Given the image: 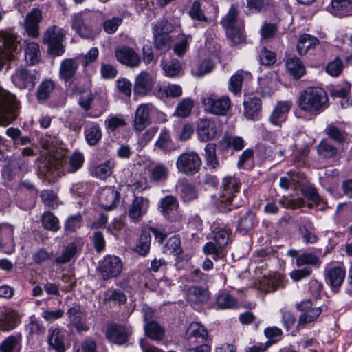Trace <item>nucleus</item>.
<instances>
[{
    "label": "nucleus",
    "instance_id": "nucleus-47",
    "mask_svg": "<svg viewBox=\"0 0 352 352\" xmlns=\"http://www.w3.org/2000/svg\"><path fill=\"white\" fill-rule=\"evenodd\" d=\"M0 349L1 352H20V340L16 336H10L1 343Z\"/></svg>",
    "mask_w": 352,
    "mask_h": 352
},
{
    "label": "nucleus",
    "instance_id": "nucleus-62",
    "mask_svg": "<svg viewBox=\"0 0 352 352\" xmlns=\"http://www.w3.org/2000/svg\"><path fill=\"white\" fill-rule=\"evenodd\" d=\"M122 18L120 16H113L105 20L102 23L104 31L109 34L115 33L118 27L122 24Z\"/></svg>",
    "mask_w": 352,
    "mask_h": 352
},
{
    "label": "nucleus",
    "instance_id": "nucleus-21",
    "mask_svg": "<svg viewBox=\"0 0 352 352\" xmlns=\"http://www.w3.org/2000/svg\"><path fill=\"white\" fill-rule=\"evenodd\" d=\"M197 131L199 140L202 142L213 139L217 134V129L214 122L208 119H201L197 126Z\"/></svg>",
    "mask_w": 352,
    "mask_h": 352
},
{
    "label": "nucleus",
    "instance_id": "nucleus-58",
    "mask_svg": "<svg viewBox=\"0 0 352 352\" xmlns=\"http://www.w3.org/2000/svg\"><path fill=\"white\" fill-rule=\"evenodd\" d=\"M76 252V245L74 243L69 244L64 249L61 254L55 259V263L57 264H63L68 263L74 256Z\"/></svg>",
    "mask_w": 352,
    "mask_h": 352
},
{
    "label": "nucleus",
    "instance_id": "nucleus-55",
    "mask_svg": "<svg viewBox=\"0 0 352 352\" xmlns=\"http://www.w3.org/2000/svg\"><path fill=\"white\" fill-rule=\"evenodd\" d=\"M84 163V156L80 152L74 153L69 158L67 172L74 173L80 169Z\"/></svg>",
    "mask_w": 352,
    "mask_h": 352
},
{
    "label": "nucleus",
    "instance_id": "nucleus-39",
    "mask_svg": "<svg viewBox=\"0 0 352 352\" xmlns=\"http://www.w3.org/2000/svg\"><path fill=\"white\" fill-rule=\"evenodd\" d=\"M120 194L111 188H105L102 193V199H104L102 206L106 210H111L118 203Z\"/></svg>",
    "mask_w": 352,
    "mask_h": 352
},
{
    "label": "nucleus",
    "instance_id": "nucleus-50",
    "mask_svg": "<svg viewBox=\"0 0 352 352\" xmlns=\"http://www.w3.org/2000/svg\"><path fill=\"white\" fill-rule=\"evenodd\" d=\"M254 214L248 210L243 217H242L238 223L237 230L241 232L246 233L251 230L254 225Z\"/></svg>",
    "mask_w": 352,
    "mask_h": 352
},
{
    "label": "nucleus",
    "instance_id": "nucleus-44",
    "mask_svg": "<svg viewBox=\"0 0 352 352\" xmlns=\"http://www.w3.org/2000/svg\"><path fill=\"white\" fill-rule=\"evenodd\" d=\"M250 75L249 72L243 71L236 72L229 80L228 89L234 94L240 93L242 88V85L245 78V76Z\"/></svg>",
    "mask_w": 352,
    "mask_h": 352
},
{
    "label": "nucleus",
    "instance_id": "nucleus-37",
    "mask_svg": "<svg viewBox=\"0 0 352 352\" xmlns=\"http://www.w3.org/2000/svg\"><path fill=\"white\" fill-rule=\"evenodd\" d=\"M161 67L164 76L174 78L179 75L182 72V63L177 59H172L169 61H162Z\"/></svg>",
    "mask_w": 352,
    "mask_h": 352
},
{
    "label": "nucleus",
    "instance_id": "nucleus-46",
    "mask_svg": "<svg viewBox=\"0 0 352 352\" xmlns=\"http://www.w3.org/2000/svg\"><path fill=\"white\" fill-rule=\"evenodd\" d=\"M42 225L45 229L57 232L60 228L59 221L51 212H45L41 217Z\"/></svg>",
    "mask_w": 352,
    "mask_h": 352
},
{
    "label": "nucleus",
    "instance_id": "nucleus-5",
    "mask_svg": "<svg viewBox=\"0 0 352 352\" xmlns=\"http://www.w3.org/2000/svg\"><path fill=\"white\" fill-rule=\"evenodd\" d=\"M241 182L235 176H227L223 179L220 201L226 205L229 204L234 208L239 206L235 201L236 193L239 192Z\"/></svg>",
    "mask_w": 352,
    "mask_h": 352
},
{
    "label": "nucleus",
    "instance_id": "nucleus-22",
    "mask_svg": "<svg viewBox=\"0 0 352 352\" xmlns=\"http://www.w3.org/2000/svg\"><path fill=\"white\" fill-rule=\"evenodd\" d=\"M210 298V293L207 289L200 286H191L187 290V300L195 305L207 303Z\"/></svg>",
    "mask_w": 352,
    "mask_h": 352
},
{
    "label": "nucleus",
    "instance_id": "nucleus-35",
    "mask_svg": "<svg viewBox=\"0 0 352 352\" xmlns=\"http://www.w3.org/2000/svg\"><path fill=\"white\" fill-rule=\"evenodd\" d=\"M285 65L287 70L295 79L300 78L305 73V67L298 58H289Z\"/></svg>",
    "mask_w": 352,
    "mask_h": 352
},
{
    "label": "nucleus",
    "instance_id": "nucleus-51",
    "mask_svg": "<svg viewBox=\"0 0 352 352\" xmlns=\"http://www.w3.org/2000/svg\"><path fill=\"white\" fill-rule=\"evenodd\" d=\"M194 106V102L190 98L183 99L177 106L175 115L179 118H186L190 113Z\"/></svg>",
    "mask_w": 352,
    "mask_h": 352
},
{
    "label": "nucleus",
    "instance_id": "nucleus-45",
    "mask_svg": "<svg viewBox=\"0 0 352 352\" xmlns=\"http://www.w3.org/2000/svg\"><path fill=\"white\" fill-rule=\"evenodd\" d=\"M207 336L208 331L206 329L201 323L197 322L190 323L186 332L187 339L201 338L205 340Z\"/></svg>",
    "mask_w": 352,
    "mask_h": 352
},
{
    "label": "nucleus",
    "instance_id": "nucleus-24",
    "mask_svg": "<svg viewBox=\"0 0 352 352\" xmlns=\"http://www.w3.org/2000/svg\"><path fill=\"white\" fill-rule=\"evenodd\" d=\"M20 323V316L13 309H8L0 315V329L8 331L16 328Z\"/></svg>",
    "mask_w": 352,
    "mask_h": 352
},
{
    "label": "nucleus",
    "instance_id": "nucleus-49",
    "mask_svg": "<svg viewBox=\"0 0 352 352\" xmlns=\"http://www.w3.org/2000/svg\"><path fill=\"white\" fill-rule=\"evenodd\" d=\"M126 122L121 115L109 116L104 121L106 129L110 131H115L118 128L124 127Z\"/></svg>",
    "mask_w": 352,
    "mask_h": 352
},
{
    "label": "nucleus",
    "instance_id": "nucleus-16",
    "mask_svg": "<svg viewBox=\"0 0 352 352\" xmlns=\"http://www.w3.org/2000/svg\"><path fill=\"white\" fill-rule=\"evenodd\" d=\"M69 323L76 329L78 333L85 332L89 330L87 325L86 314L82 310L80 305H76L70 307L67 312Z\"/></svg>",
    "mask_w": 352,
    "mask_h": 352
},
{
    "label": "nucleus",
    "instance_id": "nucleus-53",
    "mask_svg": "<svg viewBox=\"0 0 352 352\" xmlns=\"http://www.w3.org/2000/svg\"><path fill=\"white\" fill-rule=\"evenodd\" d=\"M115 163L113 160H109L104 164L96 166L94 170V175L100 179H105L112 173V169Z\"/></svg>",
    "mask_w": 352,
    "mask_h": 352
},
{
    "label": "nucleus",
    "instance_id": "nucleus-38",
    "mask_svg": "<svg viewBox=\"0 0 352 352\" xmlns=\"http://www.w3.org/2000/svg\"><path fill=\"white\" fill-rule=\"evenodd\" d=\"M168 175V169L162 164H157L148 170L150 180L153 182H164L167 179Z\"/></svg>",
    "mask_w": 352,
    "mask_h": 352
},
{
    "label": "nucleus",
    "instance_id": "nucleus-61",
    "mask_svg": "<svg viewBox=\"0 0 352 352\" xmlns=\"http://www.w3.org/2000/svg\"><path fill=\"white\" fill-rule=\"evenodd\" d=\"M247 6L250 10L256 12H261L267 10L272 6L270 0H246Z\"/></svg>",
    "mask_w": 352,
    "mask_h": 352
},
{
    "label": "nucleus",
    "instance_id": "nucleus-60",
    "mask_svg": "<svg viewBox=\"0 0 352 352\" xmlns=\"http://www.w3.org/2000/svg\"><path fill=\"white\" fill-rule=\"evenodd\" d=\"M320 263L319 258L313 253H305L296 258V265L298 267L310 265L313 266L319 265Z\"/></svg>",
    "mask_w": 352,
    "mask_h": 352
},
{
    "label": "nucleus",
    "instance_id": "nucleus-33",
    "mask_svg": "<svg viewBox=\"0 0 352 352\" xmlns=\"http://www.w3.org/2000/svg\"><path fill=\"white\" fill-rule=\"evenodd\" d=\"M178 208V201L172 195L166 196L160 200V212L164 218H168L169 214H171L173 212L177 210Z\"/></svg>",
    "mask_w": 352,
    "mask_h": 352
},
{
    "label": "nucleus",
    "instance_id": "nucleus-63",
    "mask_svg": "<svg viewBox=\"0 0 352 352\" xmlns=\"http://www.w3.org/2000/svg\"><path fill=\"white\" fill-rule=\"evenodd\" d=\"M166 248L177 257L182 255L183 249L181 247L180 237L178 235L170 237L166 243Z\"/></svg>",
    "mask_w": 352,
    "mask_h": 352
},
{
    "label": "nucleus",
    "instance_id": "nucleus-18",
    "mask_svg": "<svg viewBox=\"0 0 352 352\" xmlns=\"http://www.w3.org/2000/svg\"><path fill=\"white\" fill-rule=\"evenodd\" d=\"M154 85L153 80L149 73L142 71L134 82V92L140 96H146L152 90Z\"/></svg>",
    "mask_w": 352,
    "mask_h": 352
},
{
    "label": "nucleus",
    "instance_id": "nucleus-4",
    "mask_svg": "<svg viewBox=\"0 0 352 352\" xmlns=\"http://www.w3.org/2000/svg\"><path fill=\"white\" fill-rule=\"evenodd\" d=\"M65 34L62 28L55 25L48 27L43 33V43L47 45L48 52L54 56H61L65 52L63 41Z\"/></svg>",
    "mask_w": 352,
    "mask_h": 352
},
{
    "label": "nucleus",
    "instance_id": "nucleus-27",
    "mask_svg": "<svg viewBox=\"0 0 352 352\" xmlns=\"http://www.w3.org/2000/svg\"><path fill=\"white\" fill-rule=\"evenodd\" d=\"M153 94L160 99L179 98L182 95V88L176 84H168L166 86L157 85Z\"/></svg>",
    "mask_w": 352,
    "mask_h": 352
},
{
    "label": "nucleus",
    "instance_id": "nucleus-29",
    "mask_svg": "<svg viewBox=\"0 0 352 352\" xmlns=\"http://www.w3.org/2000/svg\"><path fill=\"white\" fill-rule=\"evenodd\" d=\"M244 113L248 119H255L261 111V100L258 97H248L243 102Z\"/></svg>",
    "mask_w": 352,
    "mask_h": 352
},
{
    "label": "nucleus",
    "instance_id": "nucleus-19",
    "mask_svg": "<svg viewBox=\"0 0 352 352\" xmlns=\"http://www.w3.org/2000/svg\"><path fill=\"white\" fill-rule=\"evenodd\" d=\"M292 104V102L289 101L278 102L271 113L270 117V122L273 125L281 126L282 124L287 119Z\"/></svg>",
    "mask_w": 352,
    "mask_h": 352
},
{
    "label": "nucleus",
    "instance_id": "nucleus-59",
    "mask_svg": "<svg viewBox=\"0 0 352 352\" xmlns=\"http://www.w3.org/2000/svg\"><path fill=\"white\" fill-rule=\"evenodd\" d=\"M171 142L172 140L169 131L166 129H163L155 142V146L163 151L168 152L170 151L169 148Z\"/></svg>",
    "mask_w": 352,
    "mask_h": 352
},
{
    "label": "nucleus",
    "instance_id": "nucleus-56",
    "mask_svg": "<svg viewBox=\"0 0 352 352\" xmlns=\"http://www.w3.org/2000/svg\"><path fill=\"white\" fill-rule=\"evenodd\" d=\"M214 68V63L210 60L206 59L197 67L192 69V74L195 77L201 78L211 72Z\"/></svg>",
    "mask_w": 352,
    "mask_h": 352
},
{
    "label": "nucleus",
    "instance_id": "nucleus-40",
    "mask_svg": "<svg viewBox=\"0 0 352 352\" xmlns=\"http://www.w3.org/2000/svg\"><path fill=\"white\" fill-rule=\"evenodd\" d=\"M144 329L146 336L153 340H160L164 336V330L157 321L144 324Z\"/></svg>",
    "mask_w": 352,
    "mask_h": 352
},
{
    "label": "nucleus",
    "instance_id": "nucleus-20",
    "mask_svg": "<svg viewBox=\"0 0 352 352\" xmlns=\"http://www.w3.org/2000/svg\"><path fill=\"white\" fill-rule=\"evenodd\" d=\"M149 104H142L137 108L135 113L133 128L137 131H142L150 123Z\"/></svg>",
    "mask_w": 352,
    "mask_h": 352
},
{
    "label": "nucleus",
    "instance_id": "nucleus-7",
    "mask_svg": "<svg viewBox=\"0 0 352 352\" xmlns=\"http://www.w3.org/2000/svg\"><path fill=\"white\" fill-rule=\"evenodd\" d=\"M91 13L87 10H81L71 15L72 28L82 38L94 40V35L87 22Z\"/></svg>",
    "mask_w": 352,
    "mask_h": 352
},
{
    "label": "nucleus",
    "instance_id": "nucleus-14",
    "mask_svg": "<svg viewBox=\"0 0 352 352\" xmlns=\"http://www.w3.org/2000/svg\"><path fill=\"white\" fill-rule=\"evenodd\" d=\"M42 13L38 9H33L28 13L23 26L27 34L32 38L39 36V23L42 20Z\"/></svg>",
    "mask_w": 352,
    "mask_h": 352
},
{
    "label": "nucleus",
    "instance_id": "nucleus-9",
    "mask_svg": "<svg viewBox=\"0 0 352 352\" xmlns=\"http://www.w3.org/2000/svg\"><path fill=\"white\" fill-rule=\"evenodd\" d=\"M122 270L120 258L116 256L109 255L100 262L98 270L103 280L117 277Z\"/></svg>",
    "mask_w": 352,
    "mask_h": 352
},
{
    "label": "nucleus",
    "instance_id": "nucleus-34",
    "mask_svg": "<svg viewBox=\"0 0 352 352\" xmlns=\"http://www.w3.org/2000/svg\"><path fill=\"white\" fill-rule=\"evenodd\" d=\"M85 137L89 146L96 145L101 140L102 133L100 126L94 123L85 129Z\"/></svg>",
    "mask_w": 352,
    "mask_h": 352
},
{
    "label": "nucleus",
    "instance_id": "nucleus-32",
    "mask_svg": "<svg viewBox=\"0 0 352 352\" xmlns=\"http://www.w3.org/2000/svg\"><path fill=\"white\" fill-rule=\"evenodd\" d=\"M346 272L342 267L330 268L327 273V278L333 288L339 287L343 283Z\"/></svg>",
    "mask_w": 352,
    "mask_h": 352
},
{
    "label": "nucleus",
    "instance_id": "nucleus-13",
    "mask_svg": "<svg viewBox=\"0 0 352 352\" xmlns=\"http://www.w3.org/2000/svg\"><path fill=\"white\" fill-rule=\"evenodd\" d=\"M130 334L131 332L124 325L114 322L108 324L105 330L106 338L110 342L119 345L126 343Z\"/></svg>",
    "mask_w": 352,
    "mask_h": 352
},
{
    "label": "nucleus",
    "instance_id": "nucleus-36",
    "mask_svg": "<svg viewBox=\"0 0 352 352\" xmlns=\"http://www.w3.org/2000/svg\"><path fill=\"white\" fill-rule=\"evenodd\" d=\"M318 43V39L316 37L304 34L299 37L297 45L298 52L300 55H304L308 50L314 47Z\"/></svg>",
    "mask_w": 352,
    "mask_h": 352
},
{
    "label": "nucleus",
    "instance_id": "nucleus-26",
    "mask_svg": "<svg viewBox=\"0 0 352 352\" xmlns=\"http://www.w3.org/2000/svg\"><path fill=\"white\" fill-rule=\"evenodd\" d=\"M78 67V63L75 59L67 58L63 60L59 69L60 78L66 82L73 81Z\"/></svg>",
    "mask_w": 352,
    "mask_h": 352
},
{
    "label": "nucleus",
    "instance_id": "nucleus-8",
    "mask_svg": "<svg viewBox=\"0 0 352 352\" xmlns=\"http://www.w3.org/2000/svg\"><path fill=\"white\" fill-rule=\"evenodd\" d=\"M19 41L12 30H0V56L14 58L18 50Z\"/></svg>",
    "mask_w": 352,
    "mask_h": 352
},
{
    "label": "nucleus",
    "instance_id": "nucleus-1",
    "mask_svg": "<svg viewBox=\"0 0 352 352\" xmlns=\"http://www.w3.org/2000/svg\"><path fill=\"white\" fill-rule=\"evenodd\" d=\"M297 104L300 110L316 116L328 108L329 98L322 88L310 87L300 93Z\"/></svg>",
    "mask_w": 352,
    "mask_h": 352
},
{
    "label": "nucleus",
    "instance_id": "nucleus-12",
    "mask_svg": "<svg viewBox=\"0 0 352 352\" xmlns=\"http://www.w3.org/2000/svg\"><path fill=\"white\" fill-rule=\"evenodd\" d=\"M67 160L64 157L58 155L50 156L48 160H45L39 166V174L45 178L48 179L51 176H54L57 172L58 175L61 170V168L66 164Z\"/></svg>",
    "mask_w": 352,
    "mask_h": 352
},
{
    "label": "nucleus",
    "instance_id": "nucleus-43",
    "mask_svg": "<svg viewBox=\"0 0 352 352\" xmlns=\"http://www.w3.org/2000/svg\"><path fill=\"white\" fill-rule=\"evenodd\" d=\"M223 248L214 241H209L204 245L203 252L205 254L211 255L214 261H218L225 256Z\"/></svg>",
    "mask_w": 352,
    "mask_h": 352
},
{
    "label": "nucleus",
    "instance_id": "nucleus-17",
    "mask_svg": "<svg viewBox=\"0 0 352 352\" xmlns=\"http://www.w3.org/2000/svg\"><path fill=\"white\" fill-rule=\"evenodd\" d=\"M149 207V201L143 197H135L128 209L129 217L135 222L140 221L146 214Z\"/></svg>",
    "mask_w": 352,
    "mask_h": 352
},
{
    "label": "nucleus",
    "instance_id": "nucleus-11",
    "mask_svg": "<svg viewBox=\"0 0 352 352\" xmlns=\"http://www.w3.org/2000/svg\"><path fill=\"white\" fill-rule=\"evenodd\" d=\"M324 307V306L314 307L309 300L298 303L297 309L302 312L298 319V324L302 325L316 320L322 314Z\"/></svg>",
    "mask_w": 352,
    "mask_h": 352
},
{
    "label": "nucleus",
    "instance_id": "nucleus-10",
    "mask_svg": "<svg viewBox=\"0 0 352 352\" xmlns=\"http://www.w3.org/2000/svg\"><path fill=\"white\" fill-rule=\"evenodd\" d=\"M13 83L19 89L32 90L34 89L38 80V73L34 69L19 68L12 75Z\"/></svg>",
    "mask_w": 352,
    "mask_h": 352
},
{
    "label": "nucleus",
    "instance_id": "nucleus-2",
    "mask_svg": "<svg viewBox=\"0 0 352 352\" xmlns=\"http://www.w3.org/2000/svg\"><path fill=\"white\" fill-rule=\"evenodd\" d=\"M19 103L16 96L11 93L0 90V125H8L14 120L19 114Z\"/></svg>",
    "mask_w": 352,
    "mask_h": 352
},
{
    "label": "nucleus",
    "instance_id": "nucleus-30",
    "mask_svg": "<svg viewBox=\"0 0 352 352\" xmlns=\"http://www.w3.org/2000/svg\"><path fill=\"white\" fill-rule=\"evenodd\" d=\"M48 344L57 352H65L64 334L59 329L49 331Z\"/></svg>",
    "mask_w": 352,
    "mask_h": 352
},
{
    "label": "nucleus",
    "instance_id": "nucleus-25",
    "mask_svg": "<svg viewBox=\"0 0 352 352\" xmlns=\"http://www.w3.org/2000/svg\"><path fill=\"white\" fill-rule=\"evenodd\" d=\"M40 143L42 148L47 150L50 156L65 157L66 151L58 146V140L56 136L46 134L41 138Z\"/></svg>",
    "mask_w": 352,
    "mask_h": 352
},
{
    "label": "nucleus",
    "instance_id": "nucleus-48",
    "mask_svg": "<svg viewBox=\"0 0 352 352\" xmlns=\"http://www.w3.org/2000/svg\"><path fill=\"white\" fill-rule=\"evenodd\" d=\"M54 89V84L51 80L43 81L37 88L36 97L38 100H45L49 98L51 92Z\"/></svg>",
    "mask_w": 352,
    "mask_h": 352
},
{
    "label": "nucleus",
    "instance_id": "nucleus-42",
    "mask_svg": "<svg viewBox=\"0 0 352 352\" xmlns=\"http://www.w3.org/2000/svg\"><path fill=\"white\" fill-rule=\"evenodd\" d=\"M40 57L39 45L36 42H28L25 48V58L28 63L34 65Z\"/></svg>",
    "mask_w": 352,
    "mask_h": 352
},
{
    "label": "nucleus",
    "instance_id": "nucleus-52",
    "mask_svg": "<svg viewBox=\"0 0 352 352\" xmlns=\"http://www.w3.org/2000/svg\"><path fill=\"white\" fill-rule=\"evenodd\" d=\"M216 302L220 309H232L236 307L237 300L229 294L224 292L217 296Z\"/></svg>",
    "mask_w": 352,
    "mask_h": 352
},
{
    "label": "nucleus",
    "instance_id": "nucleus-15",
    "mask_svg": "<svg viewBox=\"0 0 352 352\" xmlns=\"http://www.w3.org/2000/svg\"><path fill=\"white\" fill-rule=\"evenodd\" d=\"M115 56L118 61L130 67H136L141 63L140 55L129 47H121L116 50Z\"/></svg>",
    "mask_w": 352,
    "mask_h": 352
},
{
    "label": "nucleus",
    "instance_id": "nucleus-28",
    "mask_svg": "<svg viewBox=\"0 0 352 352\" xmlns=\"http://www.w3.org/2000/svg\"><path fill=\"white\" fill-rule=\"evenodd\" d=\"M245 146L244 140L239 136L226 135L219 142L220 150L226 151L232 148L236 151H241Z\"/></svg>",
    "mask_w": 352,
    "mask_h": 352
},
{
    "label": "nucleus",
    "instance_id": "nucleus-23",
    "mask_svg": "<svg viewBox=\"0 0 352 352\" xmlns=\"http://www.w3.org/2000/svg\"><path fill=\"white\" fill-rule=\"evenodd\" d=\"M14 226L7 223H0V249L8 245L12 247L10 252H6L7 254H11L14 251Z\"/></svg>",
    "mask_w": 352,
    "mask_h": 352
},
{
    "label": "nucleus",
    "instance_id": "nucleus-41",
    "mask_svg": "<svg viewBox=\"0 0 352 352\" xmlns=\"http://www.w3.org/2000/svg\"><path fill=\"white\" fill-rule=\"evenodd\" d=\"M349 85H346L343 87L331 88L329 90L331 96L333 98H339L344 100L340 103L343 108H346L352 104V99L349 96Z\"/></svg>",
    "mask_w": 352,
    "mask_h": 352
},
{
    "label": "nucleus",
    "instance_id": "nucleus-64",
    "mask_svg": "<svg viewBox=\"0 0 352 352\" xmlns=\"http://www.w3.org/2000/svg\"><path fill=\"white\" fill-rule=\"evenodd\" d=\"M318 153L324 158H331L337 154V148L326 141H322L317 146Z\"/></svg>",
    "mask_w": 352,
    "mask_h": 352
},
{
    "label": "nucleus",
    "instance_id": "nucleus-57",
    "mask_svg": "<svg viewBox=\"0 0 352 352\" xmlns=\"http://www.w3.org/2000/svg\"><path fill=\"white\" fill-rule=\"evenodd\" d=\"M154 45L157 50L163 53L169 50L170 48L171 40L168 34H154Z\"/></svg>",
    "mask_w": 352,
    "mask_h": 352
},
{
    "label": "nucleus",
    "instance_id": "nucleus-6",
    "mask_svg": "<svg viewBox=\"0 0 352 352\" xmlns=\"http://www.w3.org/2000/svg\"><path fill=\"white\" fill-rule=\"evenodd\" d=\"M201 165L199 155L193 151L182 153L177 159L176 167L178 172L186 175L197 173Z\"/></svg>",
    "mask_w": 352,
    "mask_h": 352
},
{
    "label": "nucleus",
    "instance_id": "nucleus-3",
    "mask_svg": "<svg viewBox=\"0 0 352 352\" xmlns=\"http://www.w3.org/2000/svg\"><path fill=\"white\" fill-rule=\"evenodd\" d=\"M201 103L206 111L223 116L232 107V102L227 95L219 96L215 93H208L201 98Z\"/></svg>",
    "mask_w": 352,
    "mask_h": 352
},
{
    "label": "nucleus",
    "instance_id": "nucleus-54",
    "mask_svg": "<svg viewBox=\"0 0 352 352\" xmlns=\"http://www.w3.org/2000/svg\"><path fill=\"white\" fill-rule=\"evenodd\" d=\"M344 68L343 61L342 59L336 56L333 60L329 61L325 67L326 72L333 76H339Z\"/></svg>",
    "mask_w": 352,
    "mask_h": 352
},
{
    "label": "nucleus",
    "instance_id": "nucleus-31",
    "mask_svg": "<svg viewBox=\"0 0 352 352\" xmlns=\"http://www.w3.org/2000/svg\"><path fill=\"white\" fill-rule=\"evenodd\" d=\"M331 12L338 16L352 14V0H331Z\"/></svg>",
    "mask_w": 352,
    "mask_h": 352
}]
</instances>
